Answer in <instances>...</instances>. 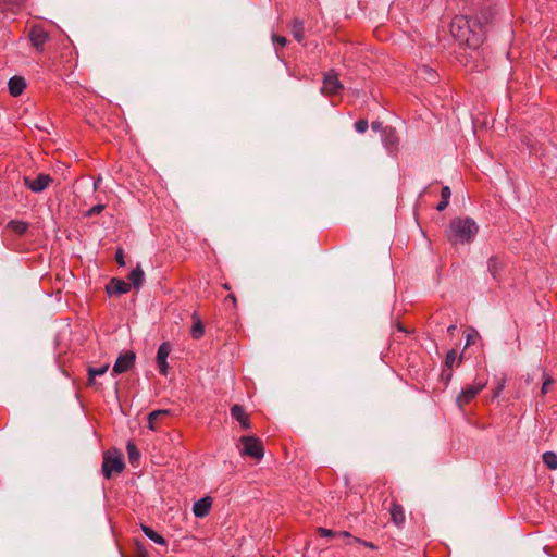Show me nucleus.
<instances>
[{
  "mask_svg": "<svg viewBox=\"0 0 557 557\" xmlns=\"http://www.w3.org/2000/svg\"><path fill=\"white\" fill-rule=\"evenodd\" d=\"M131 289V284L121 278L113 277L106 286V290L109 295H122L126 294Z\"/></svg>",
  "mask_w": 557,
  "mask_h": 557,
  "instance_id": "obj_12",
  "label": "nucleus"
},
{
  "mask_svg": "<svg viewBox=\"0 0 557 557\" xmlns=\"http://www.w3.org/2000/svg\"><path fill=\"white\" fill-rule=\"evenodd\" d=\"M369 127L368 121L366 119H360L355 123V129L358 133H364Z\"/></svg>",
  "mask_w": 557,
  "mask_h": 557,
  "instance_id": "obj_32",
  "label": "nucleus"
},
{
  "mask_svg": "<svg viewBox=\"0 0 557 557\" xmlns=\"http://www.w3.org/2000/svg\"><path fill=\"white\" fill-rule=\"evenodd\" d=\"M109 369V364H104L99 368L89 367L87 370L88 373V385L95 386L96 385V376L103 375Z\"/></svg>",
  "mask_w": 557,
  "mask_h": 557,
  "instance_id": "obj_23",
  "label": "nucleus"
},
{
  "mask_svg": "<svg viewBox=\"0 0 557 557\" xmlns=\"http://www.w3.org/2000/svg\"><path fill=\"white\" fill-rule=\"evenodd\" d=\"M495 15H496L495 8L485 7L476 13V15L473 20V23L478 24L481 28H483L484 26H486L493 22V20L495 18Z\"/></svg>",
  "mask_w": 557,
  "mask_h": 557,
  "instance_id": "obj_11",
  "label": "nucleus"
},
{
  "mask_svg": "<svg viewBox=\"0 0 557 557\" xmlns=\"http://www.w3.org/2000/svg\"><path fill=\"white\" fill-rule=\"evenodd\" d=\"M471 20L465 15H456L449 25L450 34L459 41H469L467 34L470 32Z\"/></svg>",
  "mask_w": 557,
  "mask_h": 557,
  "instance_id": "obj_3",
  "label": "nucleus"
},
{
  "mask_svg": "<svg viewBox=\"0 0 557 557\" xmlns=\"http://www.w3.org/2000/svg\"><path fill=\"white\" fill-rule=\"evenodd\" d=\"M145 280V273L141 270L140 265L138 264L129 274H128V281L131 286H133L135 289H139L143 285V282Z\"/></svg>",
  "mask_w": 557,
  "mask_h": 557,
  "instance_id": "obj_18",
  "label": "nucleus"
},
{
  "mask_svg": "<svg viewBox=\"0 0 557 557\" xmlns=\"http://www.w3.org/2000/svg\"><path fill=\"white\" fill-rule=\"evenodd\" d=\"M479 54H480V51H478V50H475V49H474V50H472V52H471V54H470V55H471L472 58H474V57H478Z\"/></svg>",
  "mask_w": 557,
  "mask_h": 557,
  "instance_id": "obj_45",
  "label": "nucleus"
},
{
  "mask_svg": "<svg viewBox=\"0 0 557 557\" xmlns=\"http://www.w3.org/2000/svg\"><path fill=\"white\" fill-rule=\"evenodd\" d=\"M272 41L275 45V49L277 50V46L284 48L287 45V39L284 36H280L276 34L272 35Z\"/></svg>",
  "mask_w": 557,
  "mask_h": 557,
  "instance_id": "obj_31",
  "label": "nucleus"
},
{
  "mask_svg": "<svg viewBox=\"0 0 557 557\" xmlns=\"http://www.w3.org/2000/svg\"><path fill=\"white\" fill-rule=\"evenodd\" d=\"M338 537H345V539H348L349 541L347 542V544H354V537L349 532L347 531H341V532H337V535Z\"/></svg>",
  "mask_w": 557,
  "mask_h": 557,
  "instance_id": "obj_38",
  "label": "nucleus"
},
{
  "mask_svg": "<svg viewBox=\"0 0 557 557\" xmlns=\"http://www.w3.org/2000/svg\"><path fill=\"white\" fill-rule=\"evenodd\" d=\"M125 468L122 454L116 450H107L103 454L101 472L106 479H111L113 474L121 473Z\"/></svg>",
  "mask_w": 557,
  "mask_h": 557,
  "instance_id": "obj_2",
  "label": "nucleus"
},
{
  "mask_svg": "<svg viewBox=\"0 0 557 557\" xmlns=\"http://www.w3.org/2000/svg\"><path fill=\"white\" fill-rule=\"evenodd\" d=\"M5 227L8 230H10L11 232H13L14 234H16L18 236H23L26 234V232L29 227V224L27 222L21 221V220H11L10 222H8Z\"/></svg>",
  "mask_w": 557,
  "mask_h": 557,
  "instance_id": "obj_19",
  "label": "nucleus"
},
{
  "mask_svg": "<svg viewBox=\"0 0 557 557\" xmlns=\"http://www.w3.org/2000/svg\"><path fill=\"white\" fill-rule=\"evenodd\" d=\"M115 260L120 267L125 265V255H124V250L122 248H117V250L115 252Z\"/></svg>",
  "mask_w": 557,
  "mask_h": 557,
  "instance_id": "obj_34",
  "label": "nucleus"
},
{
  "mask_svg": "<svg viewBox=\"0 0 557 557\" xmlns=\"http://www.w3.org/2000/svg\"><path fill=\"white\" fill-rule=\"evenodd\" d=\"M9 92L13 97H17L23 94L26 88L25 78L22 76H13L8 83Z\"/></svg>",
  "mask_w": 557,
  "mask_h": 557,
  "instance_id": "obj_15",
  "label": "nucleus"
},
{
  "mask_svg": "<svg viewBox=\"0 0 557 557\" xmlns=\"http://www.w3.org/2000/svg\"><path fill=\"white\" fill-rule=\"evenodd\" d=\"M126 451L128 456L129 463L133 467H137L140 459V453L137 446L133 442H128L126 445Z\"/></svg>",
  "mask_w": 557,
  "mask_h": 557,
  "instance_id": "obj_24",
  "label": "nucleus"
},
{
  "mask_svg": "<svg viewBox=\"0 0 557 557\" xmlns=\"http://www.w3.org/2000/svg\"><path fill=\"white\" fill-rule=\"evenodd\" d=\"M231 416L239 422L244 430H249L251 428L250 419L248 414L245 413L243 406L238 404L233 405L231 407Z\"/></svg>",
  "mask_w": 557,
  "mask_h": 557,
  "instance_id": "obj_14",
  "label": "nucleus"
},
{
  "mask_svg": "<svg viewBox=\"0 0 557 557\" xmlns=\"http://www.w3.org/2000/svg\"><path fill=\"white\" fill-rule=\"evenodd\" d=\"M141 530L145 533V535L148 539H150L151 541H153L154 543L160 544V545L166 544L165 539L162 535H160L159 533H157L152 528L141 524Z\"/></svg>",
  "mask_w": 557,
  "mask_h": 557,
  "instance_id": "obj_25",
  "label": "nucleus"
},
{
  "mask_svg": "<svg viewBox=\"0 0 557 557\" xmlns=\"http://www.w3.org/2000/svg\"><path fill=\"white\" fill-rule=\"evenodd\" d=\"M398 141V136L393 127L385 126L384 129H382V143L389 152L397 149Z\"/></svg>",
  "mask_w": 557,
  "mask_h": 557,
  "instance_id": "obj_10",
  "label": "nucleus"
},
{
  "mask_svg": "<svg viewBox=\"0 0 557 557\" xmlns=\"http://www.w3.org/2000/svg\"><path fill=\"white\" fill-rule=\"evenodd\" d=\"M157 364H158V369H159L160 374L168 375V373H169V364H168L166 359H164V360H157Z\"/></svg>",
  "mask_w": 557,
  "mask_h": 557,
  "instance_id": "obj_33",
  "label": "nucleus"
},
{
  "mask_svg": "<svg viewBox=\"0 0 557 557\" xmlns=\"http://www.w3.org/2000/svg\"><path fill=\"white\" fill-rule=\"evenodd\" d=\"M448 203H449V201L441 199V201L436 206V209L438 211H444L447 208Z\"/></svg>",
  "mask_w": 557,
  "mask_h": 557,
  "instance_id": "obj_43",
  "label": "nucleus"
},
{
  "mask_svg": "<svg viewBox=\"0 0 557 557\" xmlns=\"http://www.w3.org/2000/svg\"><path fill=\"white\" fill-rule=\"evenodd\" d=\"M104 208L106 206L102 203L96 205L86 211L85 216L91 218L94 215L100 214Z\"/></svg>",
  "mask_w": 557,
  "mask_h": 557,
  "instance_id": "obj_29",
  "label": "nucleus"
},
{
  "mask_svg": "<svg viewBox=\"0 0 557 557\" xmlns=\"http://www.w3.org/2000/svg\"><path fill=\"white\" fill-rule=\"evenodd\" d=\"M354 543H358V544H361L368 548H371V549H375L376 546L372 543V542H368V541H364V540H361L359 537H354Z\"/></svg>",
  "mask_w": 557,
  "mask_h": 557,
  "instance_id": "obj_36",
  "label": "nucleus"
},
{
  "mask_svg": "<svg viewBox=\"0 0 557 557\" xmlns=\"http://www.w3.org/2000/svg\"><path fill=\"white\" fill-rule=\"evenodd\" d=\"M479 232V226L472 218H455L447 230V238L453 245L471 243Z\"/></svg>",
  "mask_w": 557,
  "mask_h": 557,
  "instance_id": "obj_1",
  "label": "nucleus"
},
{
  "mask_svg": "<svg viewBox=\"0 0 557 557\" xmlns=\"http://www.w3.org/2000/svg\"><path fill=\"white\" fill-rule=\"evenodd\" d=\"M292 34L296 41L302 44L305 40V26L304 22L299 18H295L292 22Z\"/></svg>",
  "mask_w": 557,
  "mask_h": 557,
  "instance_id": "obj_20",
  "label": "nucleus"
},
{
  "mask_svg": "<svg viewBox=\"0 0 557 557\" xmlns=\"http://www.w3.org/2000/svg\"><path fill=\"white\" fill-rule=\"evenodd\" d=\"M456 357H457L456 350L455 349L449 350L445 357V366L449 369L453 368V366L456 361Z\"/></svg>",
  "mask_w": 557,
  "mask_h": 557,
  "instance_id": "obj_30",
  "label": "nucleus"
},
{
  "mask_svg": "<svg viewBox=\"0 0 557 557\" xmlns=\"http://www.w3.org/2000/svg\"><path fill=\"white\" fill-rule=\"evenodd\" d=\"M222 287L226 290H230L231 289V285L228 283H224L222 284Z\"/></svg>",
  "mask_w": 557,
  "mask_h": 557,
  "instance_id": "obj_46",
  "label": "nucleus"
},
{
  "mask_svg": "<svg viewBox=\"0 0 557 557\" xmlns=\"http://www.w3.org/2000/svg\"><path fill=\"white\" fill-rule=\"evenodd\" d=\"M170 414L171 411L168 409H159L150 412L148 414V428L153 431L157 430L159 422Z\"/></svg>",
  "mask_w": 557,
  "mask_h": 557,
  "instance_id": "obj_16",
  "label": "nucleus"
},
{
  "mask_svg": "<svg viewBox=\"0 0 557 557\" xmlns=\"http://www.w3.org/2000/svg\"><path fill=\"white\" fill-rule=\"evenodd\" d=\"M450 196H451L450 188L448 186H444L441 190V198L449 201Z\"/></svg>",
  "mask_w": 557,
  "mask_h": 557,
  "instance_id": "obj_37",
  "label": "nucleus"
},
{
  "mask_svg": "<svg viewBox=\"0 0 557 557\" xmlns=\"http://www.w3.org/2000/svg\"><path fill=\"white\" fill-rule=\"evenodd\" d=\"M135 360L136 355L132 350H126L120 354L112 369L113 374H122L127 372L134 367Z\"/></svg>",
  "mask_w": 557,
  "mask_h": 557,
  "instance_id": "obj_6",
  "label": "nucleus"
},
{
  "mask_svg": "<svg viewBox=\"0 0 557 557\" xmlns=\"http://www.w3.org/2000/svg\"><path fill=\"white\" fill-rule=\"evenodd\" d=\"M391 520L397 527H401L405 523V511L400 504L393 502L391 506Z\"/></svg>",
  "mask_w": 557,
  "mask_h": 557,
  "instance_id": "obj_17",
  "label": "nucleus"
},
{
  "mask_svg": "<svg viewBox=\"0 0 557 557\" xmlns=\"http://www.w3.org/2000/svg\"><path fill=\"white\" fill-rule=\"evenodd\" d=\"M552 383H553V380L550 377L546 379L543 382L542 388H541L542 394H546L548 392L549 386H550Z\"/></svg>",
  "mask_w": 557,
  "mask_h": 557,
  "instance_id": "obj_39",
  "label": "nucleus"
},
{
  "mask_svg": "<svg viewBox=\"0 0 557 557\" xmlns=\"http://www.w3.org/2000/svg\"><path fill=\"white\" fill-rule=\"evenodd\" d=\"M476 336H478V334H476V333H474V332H473V333H469V334L467 335V339H466V347H468V346H470V345L474 344V342H475V337H476Z\"/></svg>",
  "mask_w": 557,
  "mask_h": 557,
  "instance_id": "obj_40",
  "label": "nucleus"
},
{
  "mask_svg": "<svg viewBox=\"0 0 557 557\" xmlns=\"http://www.w3.org/2000/svg\"><path fill=\"white\" fill-rule=\"evenodd\" d=\"M190 335L194 339H199L205 335V325L197 313L193 314V326Z\"/></svg>",
  "mask_w": 557,
  "mask_h": 557,
  "instance_id": "obj_21",
  "label": "nucleus"
},
{
  "mask_svg": "<svg viewBox=\"0 0 557 557\" xmlns=\"http://www.w3.org/2000/svg\"><path fill=\"white\" fill-rule=\"evenodd\" d=\"M487 269L491 275L495 280H498L500 276V271L503 269V263L497 257L493 256L487 260Z\"/></svg>",
  "mask_w": 557,
  "mask_h": 557,
  "instance_id": "obj_22",
  "label": "nucleus"
},
{
  "mask_svg": "<svg viewBox=\"0 0 557 557\" xmlns=\"http://www.w3.org/2000/svg\"><path fill=\"white\" fill-rule=\"evenodd\" d=\"M23 181L24 185L33 193H41L52 183V177L49 174L40 173L36 178L24 176Z\"/></svg>",
  "mask_w": 557,
  "mask_h": 557,
  "instance_id": "obj_7",
  "label": "nucleus"
},
{
  "mask_svg": "<svg viewBox=\"0 0 557 557\" xmlns=\"http://www.w3.org/2000/svg\"><path fill=\"white\" fill-rule=\"evenodd\" d=\"M25 0H0V9L2 11L10 10H18L24 4Z\"/></svg>",
  "mask_w": 557,
  "mask_h": 557,
  "instance_id": "obj_26",
  "label": "nucleus"
},
{
  "mask_svg": "<svg viewBox=\"0 0 557 557\" xmlns=\"http://www.w3.org/2000/svg\"><path fill=\"white\" fill-rule=\"evenodd\" d=\"M318 533L324 537H335L337 535V532L325 528H319Z\"/></svg>",
  "mask_w": 557,
  "mask_h": 557,
  "instance_id": "obj_35",
  "label": "nucleus"
},
{
  "mask_svg": "<svg viewBox=\"0 0 557 557\" xmlns=\"http://www.w3.org/2000/svg\"><path fill=\"white\" fill-rule=\"evenodd\" d=\"M48 38L49 35L47 34V32L44 30L42 27L35 26L30 29L29 39L32 41V45L36 48V50L42 51Z\"/></svg>",
  "mask_w": 557,
  "mask_h": 557,
  "instance_id": "obj_9",
  "label": "nucleus"
},
{
  "mask_svg": "<svg viewBox=\"0 0 557 557\" xmlns=\"http://www.w3.org/2000/svg\"><path fill=\"white\" fill-rule=\"evenodd\" d=\"M240 443L243 444L242 455L260 460L264 455L263 444L260 438L256 436H242Z\"/></svg>",
  "mask_w": 557,
  "mask_h": 557,
  "instance_id": "obj_4",
  "label": "nucleus"
},
{
  "mask_svg": "<svg viewBox=\"0 0 557 557\" xmlns=\"http://www.w3.org/2000/svg\"><path fill=\"white\" fill-rule=\"evenodd\" d=\"M486 384L487 381H478L474 384L462 388L456 399L457 406L460 409H463L479 395V393L486 386Z\"/></svg>",
  "mask_w": 557,
  "mask_h": 557,
  "instance_id": "obj_5",
  "label": "nucleus"
},
{
  "mask_svg": "<svg viewBox=\"0 0 557 557\" xmlns=\"http://www.w3.org/2000/svg\"><path fill=\"white\" fill-rule=\"evenodd\" d=\"M212 507V498L210 496H206L195 502L193 506V512L197 518H203L209 515L210 509Z\"/></svg>",
  "mask_w": 557,
  "mask_h": 557,
  "instance_id": "obj_13",
  "label": "nucleus"
},
{
  "mask_svg": "<svg viewBox=\"0 0 557 557\" xmlns=\"http://www.w3.org/2000/svg\"><path fill=\"white\" fill-rule=\"evenodd\" d=\"M344 87L339 82L337 74L330 72L324 76L321 92L326 96H334Z\"/></svg>",
  "mask_w": 557,
  "mask_h": 557,
  "instance_id": "obj_8",
  "label": "nucleus"
},
{
  "mask_svg": "<svg viewBox=\"0 0 557 557\" xmlns=\"http://www.w3.org/2000/svg\"><path fill=\"white\" fill-rule=\"evenodd\" d=\"M543 462L550 470L557 469V455L553 451H546L543 454Z\"/></svg>",
  "mask_w": 557,
  "mask_h": 557,
  "instance_id": "obj_27",
  "label": "nucleus"
},
{
  "mask_svg": "<svg viewBox=\"0 0 557 557\" xmlns=\"http://www.w3.org/2000/svg\"><path fill=\"white\" fill-rule=\"evenodd\" d=\"M227 301H231V302H232L233 308H236V307H237V299H236V296H235L233 293L228 294V295L225 297V302H227Z\"/></svg>",
  "mask_w": 557,
  "mask_h": 557,
  "instance_id": "obj_42",
  "label": "nucleus"
},
{
  "mask_svg": "<svg viewBox=\"0 0 557 557\" xmlns=\"http://www.w3.org/2000/svg\"><path fill=\"white\" fill-rule=\"evenodd\" d=\"M171 352V345L169 342H163L159 348H158V352H157V358L156 360H164V359H168L169 355Z\"/></svg>",
  "mask_w": 557,
  "mask_h": 557,
  "instance_id": "obj_28",
  "label": "nucleus"
},
{
  "mask_svg": "<svg viewBox=\"0 0 557 557\" xmlns=\"http://www.w3.org/2000/svg\"><path fill=\"white\" fill-rule=\"evenodd\" d=\"M456 329H457V327H456V325H455V324H451V325H449V326L447 327V333H448V334H450V335H453V334H454V332L456 331Z\"/></svg>",
  "mask_w": 557,
  "mask_h": 557,
  "instance_id": "obj_44",
  "label": "nucleus"
},
{
  "mask_svg": "<svg viewBox=\"0 0 557 557\" xmlns=\"http://www.w3.org/2000/svg\"><path fill=\"white\" fill-rule=\"evenodd\" d=\"M371 128L374 132H381V133H382V129H384L383 124L380 121H373L371 124Z\"/></svg>",
  "mask_w": 557,
  "mask_h": 557,
  "instance_id": "obj_41",
  "label": "nucleus"
}]
</instances>
